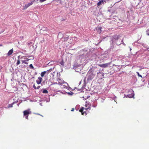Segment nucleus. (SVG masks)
I'll list each match as a JSON object with an SVG mask.
<instances>
[{
    "mask_svg": "<svg viewBox=\"0 0 149 149\" xmlns=\"http://www.w3.org/2000/svg\"><path fill=\"white\" fill-rule=\"evenodd\" d=\"M86 108H84V107H82L79 110V111L81 113L82 115H84V114H85L86 115V111H84V109L85 110H87L88 109L90 110L91 109L89 106L87 107V105H85Z\"/></svg>",
    "mask_w": 149,
    "mask_h": 149,
    "instance_id": "obj_1",
    "label": "nucleus"
},
{
    "mask_svg": "<svg viewBox=\"0 0 149 149\" xmlns=\"http://www.w3.org/2000/svg\"><path fill=\"white\" fill-rule=\"evenodd\" d=\"M110 63H108L104 64H99L98 65L102 68H106L108 67L110 65Z\"/></svg>",
    "mask_w": 149,
    "mask_h": 149,
    "instance_id": "obj_2",
    "label": "nucleus"
},
{
    "mask_svg": "<svg viewBox=\"0 0 149 149\" xmlns=\"http://www.w3.org/2000/svg\"><path fill=\"white\" fill-rule=\"evenodd\" d=\"M30 109H28L27 110L24 111H23L24 116H29L30 114L31 113V112L30 111Z\"/></svg>",
    "mask_w": 149,
    "mask_h": 149,
    "instance_id": "obj_3",
    "label": "nucleus"
},
{
    "mask_svg": "<svg viewBox=\"0 0 149 149\" xmlns=\"http://www.w3.org/2000/svg\"><path fill=\"white\" fill-rule=\"evenodd\" d=\"M113 38L112 39V41L113 42L115 41V40H118L119 38V36L117 35H114L112 37Z\"/></svg>",
    "mask_w": 149,
    "mask_h": 149,
    "instance_id": "obj_4",
    "label": "nucleus"
},
{
    "mask_svg": "<svg viewBox=\"0 0 149 149\" xmlns=\"http://www.w3.org/2000/svg\"><path fill=\"white\" fill-rule=\"evenodd\" d=\"M48 30V29L45 27L42 28L40 30L41 32L43 34H45V31H47Z\"/></svg>",
    "mask_w": 149,
    "mask_h": 149,
    "instance_id": "obj_5",
    "label": "nucleus"
},
{
    "mask_svg": "<svg viewBox=\"0 0 149 149\" xmlns=\"http://www.w3.org/2000/svg\"><path fill=\"white\" fill-rule=\"evenodd\" d=\"M42 80V77H38V79L36 80V83L38 84H40Z\"/></svg>",
    "mask_w": 149,
    "mask_h": 149,
    "instance_id": "obj_6",
    "label": "nucleus"
},
{
    "mask_svg": "<svg viewBox=\"0 0 149 149\" xmlns=\"http://www.w3.org/2000/svg\"><path fill=\"white\" fill-rule=\"evenodd\" d=\"M33 1H31V2L26 4L24 6V9H25L27 8L29 6L32 5L33 4Z\"/></svg>",
    "mask_w": 149,
    "mask_h": 149,
    "instance_id": "obj_7",
    "label": "nucleus"
},
{
    "mask_svg": "<svg viewBox=\"0 0 149 149\" xmlns=\"http://www.w3.org/2000/svg\"><path fill=\"white\" fill-rule=\"evenodd\" d=\"M104 0H101L97 3V6H100L102 4V3H103L104 2Z\"/></svg>",
    "mask_w": 149,
    "mask_h": 149,
    "instance_id": "obj_8",
    "label": "nucleus"
},
{
    "mask_svg": "<svg viewBox=\"0 0 149 149\" xmlns=\"http://www.w3.org/2000/svg\"><path fill=\"white\" fill-rule=\"evenodd\" d=\"M13 52V49L10 50L7 53L8 56H10L11 55Z\"/></svg>",
    "mask_w": 149,
    "mask_h": 149,
    "instance_id": "obj_9",
    "label": "nucleus"
},
{
    "mask_svg": "<svg viewBox=\"0 0 149 149\" xmlns=\"http://www.w3.org/2000/svg\"><path fill=\"white\" fill-rule=\"evenodd\" d=\"M58 83L59 84H63V81H62L61 79H58Z\"/></svg>",
    "mask_w": 149,
    "mask_h": 149,
    "instance_id": "obj_10",
    "label": "nucleus"
},
{
    "mask_svg": "<svg viewBox=\"0 0 149 149\" xmlns=\"http://www.w3.org/2000/svg\"><path fill=\"white\" fill-rule=\"evenodd\" d=\"M46 73H47V72H46V71H44L41 72V74H40L41 76L42 77H43L44 76V75Z\"/></svg>",
    "mask_w": 149,
    "mask_h": 149,
    "instance_id": "obj_11",
    "label": "nucleus"
},
{
    "mask_svg": "<svg viewBox=\"0 0 149 149\" xmlns=\"http://www.w3.org/2000/svg\"><path fill=\"white\" fill-rule=\"evenodd\" d=\"M134 95V94H129V95H127V97H128L129 98H132V97H133Z\"/></svg>",
    "mask_w": 149,
    "mask_h": 149,
    "instance_id": "obj_12",
    "label": "nucleus"
},
{
    "mask_svg": "<svg viewBox=\"0 0 149 149\" xmlns=\"http://www.w3.org/2000/svg\"><path fill=\"white\" fill-rule=\"evenodd\" d=\"M26 56H22L20 57V56H18V59H25Z\"/></svg>",
    "mask_w": 149,
    "mask_h": 149,
    "instance_id": "obj_13",
    "label": "nucleus"
},
{
    "mask_svg": "<svg viewBox=\"0 0 149 149\" xmlns=\"http://www.w3.org/2000/svg\"><path fill=\"white\" fill-rule=\"evenodd\" d=\"M102 28L101 27H99L98 28L97 30L98 31H100V33H101V29H102Z\"/></svg>",
    "mask_w": 149,
    "mask_h": 149,
    "instance_id": "obj_14",
    "label": "nucleus"
},
{
    "mask_svg": "<svg viewBox=\"0 0 149 149\" xmlns=\"http://www.w3.org/2000/svg\"><path fill=\"white\" fill-rule=\"evenodd\" d=\"M22 63H25L26 64H28V63L26 62V60H22L21 61Z\"/></svg>",
    "mask_w": 149,
    "mask_h": 149,
    "instance_id": "obj_15",
    "label": "nucleus"
},
{
    "mask_svg": "<svg viewBox=\"0 0 149 149\" xmlns=\"http://www.w3.org/2000/svg\"><path fill=\"white\" fill-rule=\"evenodd\" d=\"M42 92L44 93H48V91L45 89L43 90Z\"/></svg>",
    "mask_w": 149,
    "mask_h": 149,
    "instance_id": "obj_16",
    "label": "nucleus"
},
{
    "mask_svg": "<svg viewBox=\"0 0 149 149\" xmlns=\"http://www.w3.org/2000/svg\"><path fill=\"white\" fill-rule=\"evenodd\" d=\"M13 103L12 104H9L8 105V108H10V107H13Z\"/></svg>",
    "mask_w": 149,
    "mask_h": 149,
    "instance_id": "obj_17",
    "label": "nucleus"
},
{
    "mask_svg": "<svg viewBox=\"0 0 149 149\" xmlns=\"http://www.w3.org/2000/svg\"><path fill=\"white\" fill-rule=\"evenodd\" d=\"M52 70V69L51 68L50 69L46 71L47 72V73H50Z\"/></svg>",
    "mask_w": 149,
    "mask_h": 149,
    "instance_id": "obj_18",
    "label": "nucleus"
},
{
    "mask_svg": "<svg viewBox=\"0 0 149 149\" xmlns=\"http://www.w3.org/2000/svg\"><path fill=\"white\" fill-rule=\"evenodd\" d=\"M20 61L19 60H18L17 61V63H16V65H18L19 64H20Z\"/></svg>",
    "mask_w": 149,
    "mask_h": 149,
    "instance_id": "obj_19",
    "label": "nucleus"
},
{
    "mask_svg": "<svg viewBox=\"0 0 149 149\" xmlns=\"http://www.w3.org/2000/svg\"><path fill=\"white\" fill-rule=\"evenodd\" d=\"M29 67L31 69H33L34 68V67L32 64H31L30 65Z\"/></svg>",
    "mask_w": 149,
    "mask_h": 149,
    "instance_id": "obj_20",
    "label": "nucleus"
},
{
    "mask_svg": "<svg viewBox=\"0 0 149 149\" xmlns=\"http://www.w3.org/2000/svg\"><path fill=\"white\" fill-rule=\"evenodd\" d=\"M47 0H40V2H43L46 1Z\"/></svg>",
    "mask_w": 149,
    "mask_h": 149,
    "instance_id": "obj_21",
    "label": "nucleus"
},
{
    "mask_svg": "<svg viewBox=\"0 0 149 149\" xmlns=\"http://www.w3.org/2000/svg\"><path fill=\"white\" fill-rule=\"evenodd\" d=\"M137 73L138 74V75L139 77H142V76L141 75L139 74V72H137Z\"/></svg>",
    "mask_w": 149,
    "mask_h": 149,
    "instance_id": "obj_22",
    "label": "nucleus"
},
{
    "mask_svg": "<svg viewBox=\"0 0 149 149\" xmlns=\"http://www.w3.org/2000/svg\"><path fill=\"white\" fill-rule=\"evenodd\" d=\"M60 63L61 65H63V61H61L60 62Z\"/></svg>",
    "mask_w": 149,
    "mask_h": 149,
    "instance_id": "obj_23",
    "label": "nucleus"
},
{
    "mask_svg": "<svg viewBox=\"0 0 149 149\" xmlns=\"http://www.w3.org/2000/svg\"><path fill=\"white\" fill-rule=\"evenodd\" d=\"M28 116H25V118H26V119H28Z\"/></svg>",
    "mask_w": 149,
    "mask_h": 149,
    "instance_id": "obj_24",
    "label": "nucleus"
},
{
    "mask_svg": "<svg viewBox=\"0 0 149 149\" xmlns=\"http://www.w3.org/2000/svg\"><path fill=\"white\" fill-rule=\"evenodd\" d=\"M33 87L34 89H36V86L34 84V85H33Z\"/></svg>",
    "mask_w": 149,
    "mask_h": 149,
    "instance_id": "obj_25",
    "label": "nucleus"
},
{
    "mask_svg": "<svg viewBox=\"0 0 149 149\" xmlns=\"http://www.w3.org/2000/svg\"><path fill=\"white\" fill-rule=\"evenodd\" d=\"M26 59V62H27L28 61H29V59H28V58H26V59Z\"/></svg>",
    "mask_w": 149,
    "mask_h": 149,
    "instance_id": "obj_26",
    "label": "nucleus"
},
{
    "mask_svg": "<svg viewBox=\"0 0 149 149\" xmlns=\"http://www.w3.org/2000/svg\"><path fill=\"white\" fill-rule=\"evenodd\" d=\"M74 108H72V109L71 110V111H74Z\"/></svg>",
    "mask_w": 149,
    "mask_h": 149,
    "instance_id": "obj_27",
    "label": "nucleus"
},
{
    "mask_svg": "<svg viewBox=\"0 0 149 149\" xmlns=\"http://www.w3.org/2000/svg\"><path fill=\"white\" fill-rule=\"evenodd\" d=\"M40 86H38L37 88H36L38 89L40 88Z\"/></svg>",
    "mask_w": 149,
    "mask_h": 149,
    "instance_id": "obj_28",
    "label": "nucleus"
},
{
    "mask_svg": "<svg viewBox=\"0 0 149 149\" xmlns=\"http://www.w3.org/2000/svg\"><path fill=\"white\" fill-rule=\"evenodd\" d=\"M36 114H37V115H40V116H42V117H43V116L42 115H40V114H38V113H36Z\"/></svg>",
    "mask_w": 149,
    "mask_h": 149,
    "instance_id": "obj_29",
    "label": "nucleus"
},
{
    "mask_svg": "<svg viewBox=\"0 0 149 149\" xmlns=\"http://www.w3.org/2000/svg\"><path fill=\"white\" fill-rule=\"evenodd\" d=\"M116 44L117 45H120V44L121 43H116Z\"/></svg>",
    "mask_w": 149,
    "mask_h": 149,
    "instance_id": "obj_30",
    "label": "nucleus"
},
{
    "mask_svg": "<svg viewBox=\"0 0 149 149\" xmlns=\"http://www.w3.org/2000/svg\"><path fill=\"white\" fill-rule=\"evenodd\" d=\"M102 74L103 76L104 75V74L103 73H102Z\"/></svg>",
    "mask_w": 149,
    "mask_h": 149,
    "instance_id": "obj_31",
    "label": "nucleus"
},
{
    "mask_svg": "<svg viewBox=\"0 0 149 149\" xmlns=\"http://www.w3.org/2000/svg\"><path fill=\"white\" fill-rule=\"evenodd\" d=\"M81 90V89H77L78 91H80Z\"/></svg>",
    "mask_w": 149,
    "mask_h": 149,
    "instance_id": "obj_32",
    "label": "nucleus"
},
{
    "mask_svg": "<svg viewBox=\"0 0 149 149\" xmlns=\"http://www.w3.org/2000/svg\"><path fill=\"white\" fill-rule=\"evenodd\" d=\"M54 84H57V83H56H56H54Z\"/></svg>",
    "mask_w": 149,
    "mask_h": 149,
    "instance_id": "obj_33",
    "label": "nucleus"
},
{
    "mask_svg": "<svg viewBox=\"0 0 149 149\" xmlns=\"http://www.w3.org/2000/svg\"><path fill=\"white\" fill-rule=\"evenodd\" d=\"M147 34L149 36V33H147Z\"/></svg>",
    "mask_w": 149,
    "mask_h": 149,
    "instance_id": "obj_34",
    "label": "nucleus"
},
{
    "mask_svg": "<svg viewBox=\"0 0 149 149\" xmlns=\"http://www.w3.org/2000/svg\"><path fill=\"white\" fill-rule=\"evenodd\" d=\"M99 73H100V72H98L97 73V74H98Z\"/></svg>",
    "mask_w": 149,
    "mask_h": 149,
    "instance_id": "obj_35",
    "label": "nucleus"
},
{
    "mask_svg": "<svg viewBox=\"0 0 149 149\" xmlns=\"http://www.w3.org/2000/svg\"><path fill=\"white\" fill-rule=\"evenodd\" d=\"M23 37L22 36V37H21V38H23Z\"/></svg>",
    "mask_w": 149,
    "mask_h": 149,
    "instance_id": "obj_36",
    "label": "nucleus"
},
{
    "mask_svg": "<svg viewBox=\"0 0 149 149\" xmlns=\"http://www.w3.org/2000/svg\"><path fill=\"white\" fill-rule=\"evenodd\" d=\"M23 37L22 36V37H21V38H23Z\"/></svg>",
    "mask_w": 149,
    "mask_h": 149,
    "instance_id": "obj_37",
    "label": "nucleus"
}]
</instances>
